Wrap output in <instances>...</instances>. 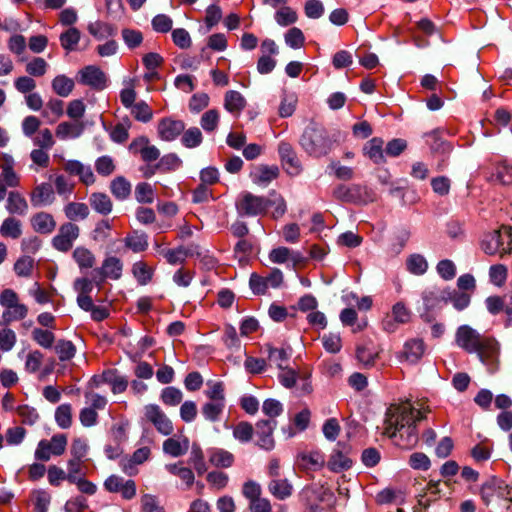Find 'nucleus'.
I'll return each mask as SVG.
<instances>
[{
    "mask_svg": "<svg viewBox=\"0 0 512 512\" xmlns=\"http://www.w3.org/2000/svg\"><path fill=\"white\" fill-rule=\"evenodd\" d=\"M185 129V124L181 120L164 118L159 121L157 131L159 137L164 141H173Z\"/></svg>",
    "mask_w": 512,
    "mask_h": 512,
    "instance_id": "obj_16",
    "label": "nucleus"
},
{
    "mask_svg": "<svg viewBox=\"0 0 512 512\" xmlns=\"http://www.w3.org/2000/svg\"><path fill=\"white\" fill-rule=\"evenodd\" d=\"M207 390H205V395L210 399V401H218L225 403V389L224 384L221 381H208L206 383Z\"/></svg>",
    "mask_w": 512,
    "mask_h": 512,
    "instance_id": "obj_49",
    "label": "nucleus"
},
{
    "mask_svg": "<svg viewBox=\"0 0 512 512\" xmlns=\"http://www.w3.org/2000/svg\"><path fill=\"white\" fill-rule=\"evenodd\" d=\"M55 351L61 361H67L75 356L76 348L71 341L60 340L55 346Z\"/></svg>",
    "mask_w": 512,
    "mask_h": 512,
    "instance_id": "obj_58",
    "label": "nucleus"
},
{
    "mask_svg": "<svg viewBox=\"0 0 512 512\" xmlns=\"http://www.w3.org/2000/svg\"><path fill=\"white\" fill-rule=\"evenodd\" d=\"M209 462L218 468H229L234 463V455L222 448H210L207 450Z\"/></svg>",
    "mask_w": 512,
    "mask_h": 512,
    "instance_id": "obj_27",
    "label": "nucleus"
},
{
    "mask_svg": "<svg viewBox=\"0 0 512 512\" xmlns=\"http://www.w3.org/2000/svg\"><path fill=\"white\" fill-rule=\"evenodd\" d=\"M76 79L78 83L97 91L105 89L108 82L106 74L95 65H88L79 70Z\"/></svg>",
    "mask_w": 512,
    "mask_h": 512,
    "instance_id": "obj_7",
    "label": "nucleus"
},
{
    "mask_svg": "<svg viewBox=\"0 0 512 512\" xmlns=\"http://www.w3.org/2000/svg\"><path fill=\"white\" fill-rule=\"evenodd\" d=\"M28 314V307L25 304L17 302L12 308L5 310L2 314L5 323H11L24 319Z\"/></svg>",
    "mask_w": 512,
    "mask_h": 512,
    "instance_id": "obj_41",
    "label": "nucleus"
},
{
    "mask_svg": "<svg viewBox=\"0 0 512 512\" xmlns=\"http://www.w3.org/2000/svg\"><path fill=\"white\" fill-rule=\"evenodd\" d=\"M132 272L140 285H146L152 278L153 270L145 262L139 261L133 264Z\"/></svg>",
    "mask_w": 512,
    "mask_h": 512,
    "instance_id": "obj_47",
    "label": "nucleus"
},
{
    "mask_svg": "<svg viewBox=\"0 0 512 512\" xmlns=\"http://www.w3.org/2000/svg\"><path fill=\"white\" fill-rule=\"evenodd\" d=\"M285 43L293 48V49H299L301 48L304 43H305V37H304V34L303 32L297 28V27H292L290 28L285 36Z\"/></svg>",
    "mask_w": 512,
    "mask_h": 512,
    "instance_id": "obj_55",
    "label": "nucleus"
},
{
    "mask_svg": "<svg viewBox=\"0 0 512 512\" xmlns=\"http://www.w3.org/2000/svg\"><path fill=\"white\" fill-rule=\"evenodd\" d=\"M17 342L16 333L8 327L0 330V350L2 352L11 351Z\"/></svg>",
    "mask_w": 512,
    "mask_h": 512,
    "instance_id": "obj_54",
    "label": "nucleus"
},
{
    "mask_svg": "<svg viewBox=\"0 0 512 512\" xmlns=\"http://www.w3.org/2000/svg\"><path fill=\"white\" fill-rule=\"evenodd\" d=\"M64 170L70 175L78 176L85 185H92L95 182L94 173L89 165H84L77 160H69L64 164Z\"/></svg>",
    "mask_w": 512,
    "mask_h": 512,
    "instance_id": "obj_19",
    "label": "nucleus"
},
{
    "mask_svg": "<svg viewBox=\"0 0 512 512\" xmlns=\"http://www.w3.org/2000/svg\"><path fill=\"white\" fill-rule=\"evenodd\" d=\"M131 115L140 122L147 123L153 117V111L145 101H139L130 108Z\"/></svg>",
    "mask_w": 512,
    "mask_h": 512,
    "instance_id": "obj_43",
    "label": "nucleus"
},
{
    "mask_svg": "<svg viewBox=\"0 0 512 512\" xmlns=\"http://www.w3.org/2000/svg\"><path fill=\"white\" fill-rule=\"evenodd\" d=\"M188 449L189 440L187 438H183L182 440L168 438L163 442V451L172 457L182 456Z\"/></svg>",
    "mask_w": 512,
    "mask_h": 512,
    "instance_id": "obj_30",
    "label": "nucleus"
},
{
    "mask_svg": "<svg viewBox=\"0 0 512 512\" xmlns=\"http://www.w3.org/2000/svg\"><path fill=\"white\" fill-rule=\"evenodd\" d=\"M268 490L275 498L285 500L292 495L293 486L287 479L278 477L271 479Z\"/></svg>",
    "mask_w": 512,
    "mask_h": 512,
    "instance_id": "obj_28",
    "label": "nucleus"
},
{
    "mask_svg": "<svg viewBox=\"0 0 512 512\" xmlns=\"http://www.w3.org/2000/svg\"><path fill=\"white\" fill-rule=\"evenodd\" d=\"M278 153L285 171L292 176L298 175L301 170V162L289 142L281 141L278 144Z\"/></svg>",
    "mask_w": 512,
    "mask_h": 512,
    "instance_id": "obj_12",
    "label": "nucleus"
},
{
    "mask_svg": "<svg viewBox=\"0 0 512 512\" xmlns=\"http://www.w3.org/2000/svg\"><path fill=\"white\" fill-rule=\"evenodd\" d=\"M160 399L165 405L177 406L183 399V393L180 389L169 386L162 390Z\"/></svg>",
    "mask_w": 512,
    "mask_h": 512,
    "instance_id": "obj_48",
    "label": "nucleus"
},
{
    "mask_svg": "<svg viewBox=\"0 0 512 512\" xmlns=\"http://www.w3.org/2000/svg\"><path fill=\"white\" fill-rule=\"evenodd\" d=\"M218 123H219V113L215 109L206 111L202 115L201 120H200V125L206 132L214 131L217 128Z\"/></svg>",
    "mask_w": 512,
    "mask_h": 512,
    "instance_id": "obj_62",
    "label": "nucleus"
},
{
    "mask_svg": "<svg viewBox=\"0 0 512 512\" xmlns=\"http://www.w3.org/2000/svg\"><path fill=\"white\" fill-rule=\"evenodd\" d=\"M267 198L244 191L236 199L235 207L239 216L255 217L264 215L269 207Z\"/></svg>",
    "mask_w": 512,
    "mask_h": 512,
    "instance_id": "obj_5",
    "label": "nucleus"
},
{
    "mask_svg": "<svg viewBox=\"0 0 512 512\" xmlns=\"http://www.w3.org/2000/svg\"><path fill=\"white\" fill-rule=\"evenodd\" d=\"M245 98L235 90L227 91L224 98V107L233 114H239L245 107Z\"/></svg>",
    "mask_w": 512,
    "mask_h": 512,
    "instance_id": "obj_32",
    "label": "nucleus"
},
{
    "mask_svg": "<svg viewBox=\"0 0 512 512\" xmlns=\"http://www.w3.org/2000/svg\"><path fill=\"white\" fill-rule=\"evenodd\" d=\"M63 210L70 221L85 220L90 213L88 205L82 202H69Z\"/></svg>",
    "mask_w": 512,
    "mask_h": 512,
    "instance_id": "obj_31",
    "label": "nucleus"
},
{
    "mask_svg": "<svg viewBox=\"0 0 512 512\" xmlns=\"http://www.w3.org/2000/svg\"><path fill=\"white\" fill-rule=\"evenodd\" d=\"M125 245L134 252H142L147 246V236L144 233L134 232L125 238Z\"/></svg>",
    "mask_w": 512,
    "mask_h": 512,
    "instance_id": "obj_51",
    "label": "nucleus"
},
{
    "mask_svg": "<svg viewBox=\"0 0 512 512\" xmlns=\"http://www.w3.org/2000/svg\"><path fill=\"white\" fill-rule=\"evenodd\" d=\"M299 143L310 156L320 158L332 150L334 141L324 128L313 124L306 127Z\"/></svg>",
    "mask_w": 512,
    "mask_h": 512,
    "instance_id": "obj_3",
    "label": "nucleus"
},
{
    "mask_svg": "<svg viewBox=\"0 0 512 512\" xmlns=\"http://www.w3.org/2000/svg\"><path fill=\"white\" fill-rule=\"evenodd\" d=\"M145 416L161 434L170 435L173 432L172 422L158 405L149 404L145 406Z\"/></svg>",
    "mask_w": 512,
    "mask_h": 512,
    "instance_id": "obj_14",
    "label": "nucleus"
},
{
    "mask_svg": "<svg viewBox=\"0 0 512 512\" xmlns=\"http://www.w3.org/2000/svg\"><path fill=\"white\" fill-rule=\"evenodd\" d=\"M297 98L294 94H285L279 106V115L283 118L291 116L296 107Z\"/></svg>",
    "mask_w": 512,
    "mask_h": 512,
    "instance_id": "obj_64",
    "label": "nucleus"
},
{
    "mask_svg": "<svg viewBox=\"0 0 512 512\" xmlns=\"http://www.w3.org/2000/svg\"><path fill=\"white\" fill-rule=\"evenodd\" d=\"M49 64L44 58L35 57L25 66L26 73L31 77H42L46 74Z\"/></svg>",
    "mask_w": 512,
    "mask_h": 512,
    "instance_id": "obj_44",
    "label": "nucleus"
},
{
    "mask_svg": "<svg viewBox=\"0 0 512 512\" xmlns=\"http://www.w3.org/2000/svg\"><path fill=\"white\" fill-rule=\"evenodd\" d=\"M508 486L500 479L492 478L481 487L480 495L483 502L488 506L496 499L505 498Z\"/></svg>",
    "mask_w": 512,
    "mask_h": 512,
    "instance_id": "obj_15",
    "label": "nucleus"
},
{
    "mask_svg": "<svg viewBox=\"0 0 512 512\" xmlns=\"http://www.w3.org/2000/svg\"><path fill=\"white\" fill-rule=\"evenodd\" d=\"M439 298L444 302L450 301L458 311L464 310L470 304V295L456 290H442L439 293Z\"/></svg>",
    "mask_w": 512,
    "mask_h": 512,
    "instance_id": "obj_25",
    "label": "nucleus"
},
{
    "mask_svg": "<svg viewBox=\"0 0 512 512\" xmlns=\"http://www.w3.org/2000/svg\"><path fill=\"white\" fill-rule=\"evenodd\" d=\"M277 426L276 420H259L255 424L256 445L266 451L275 447L273 432Z\"/></svg>",
    "mask_w": 512,
    "mask_h": 512,
    "instance_id": "obj_10",
    "label": "nucleus"
},
{
    "mask_svg": "<svg viewBox=\"0 0 512 512\" xmlns=\"http://www.w3.org/2000/svg\"><path fill=\"white\" fill-rule=\"evenodd\" d=\"M384 141L381 138L374 137L369 140L363 147L364 155L367 156L375 164H382L385 162Z\"/></svg>",
    "mask_w": 512,
    "mask_h": 512,
    "instance_id": "obj_26",
    "label": "nucleus"
},
{
    "mask_svg": "<svg viewBox=\"0 0 512 512\" xmlns=\"http://www.w3.org/2000/svg\"><path fill=\"white\" fill-rule=\"evenodd\" d=\"M255 429L246 421L239 422L233 428V437L241 443H247L252 439Z\"/></svg>",
    "mask_w": 512,
    "mask_h": 512,
    "instance_id": "obj_46",
    "label": "nucleus"
},
{
    "mask_svg": "<svg viewBox=\"0 0 512 512\" xmlns=\"http://www.w3.org/2000/svg\"><path fill=\"white\" fill-rule=\"evenodd\" d=\"M407 269L415 275H422L428 269V263L424 256L420 254H413L408 257L406 261Z\"/></svg>",
    "mask_w": 512,
    "mask_h": 512,
    "instance_id": "obj_45",
    "label": "nucleus"
},
{
    "mask_svg": "<svg viewBox=\"0 0 512 512\" xmlns=\"http://www.w3.org/2000/svg\"><path fill=\"white\" fill-rule=\"evenodd\" d=\"M13 84L15 89L25 96L34 92L36 88V81L29 75L17 77Z\"/></svg>",
    "mask_w": 512,
    "mask_h": 512,
    "instance_id": "obj_59",
    "label": "nucleus"
},
{
    "mask_svg": "<svg viewBox=\"0 0 512 512\" xmlns=\"http://www.w3.org/2000/svg\"><path fill=\"white\" fill-rule=\"evenodd\" d=\"M68 439L65 434H55L50 440L39 441L34 456L39 461H49L52 456H61L67 447Z\"/></svg>",
    "mask_w": 512,
    "mask_h": 512,
    "instance_id": "obj_6",
    "label": "nucleus"
},
{
    "mask_svg": "<svg viewBox=\"0 0 512 512\" xmlns=\"http://www.w3.org/2000/svg\"><path fill=\"white\" fill-rule=\"evenodd\" d=\"M5 208L12 215L24 216L28 211V203L20 192L12 190L8 193Z\"/></svg>",
    "mask_w": 512,
    "mask_h": 512,
    "instance_id": "obj_23",
    "label": "nucleus"
},
{
    "mask_svg": "<svg viewBox=\"0 0 512 512\" xmlns=\"http://www.w3.org/2000/svg\"><path fill=\"white\" fill-rule=\"evenodd\" d=\"M80 37V31L75 27H71L60 35L59 40L62 48L67 52H71L77 49Z\"/></svg>",
    "mask_w": 512,
    "mask_h": 512,
    "instance_id": "obj_35",
    "label": "nucleus"
},
{
    "mask_svg": "<svg viewBox=\"0 0 512 512\" xmlns=\"http://www.w3.org/2000/svg\"><path fill=\"white\" fill-rule=\"evenodd\" d=\"M189 464H191L198 475H203L207 471V465L204 460V454L201 447L194 443L191 448Z\"/></svg>",
    "mask_w": 512,
    "mask_h": 512,
    "instance_id": "obj_38",
    "label": "nucleus"
},
{
    "mask_svg": "<svg viewBox=\"0 0 512 512\" xmlns=\"http://www.w3.org/2000/svg\"><path fill=\"white\" fill-rule=\"evenodd\" d=\"M54 186L57 194L65 199H68L74 190V184L71 183L64 175H57L54 178Z\"/></svg>",
    "mask_w": 512,
    "mask_h": 512,
    "instance_id": "obj_57",
    "label": "nucleus"
},
{
    "mask_svg": "<svg viewBox=\"0 0 512 512\" xmlns=\"http://www.w3.org/2000/svg\"><path fill=\"white\" fill-rule=\"evenodd\" d=\"M79 234L80 229L76 224L66 222L60 226L57 235L52 239V245L58 251L67 252L72 248Z\"/></svg>",
    "mask_w": 512,
    "mask_h": 512,
    "instance_id": "obj_8",
    "label": "nucleus"
},
{
    "mask_svg": "<svg viewBox=\"0 0 512 512\" xmlns=\"http://www.w3.org/2000/svg\"><path fill=\"white\" fill-rule=\"evenodd\" d=\"M72 257L81 270L92 268L96 262L94 254L83 246L75 248Z\"/></svg>",
    "mask_w": 512,
    "mask_h": 512,
    "instance_id": "obj_33",
    "label": "nucleus"
},
{
    "mask_svg": "<svg viewBox=\"0 0 512 512\" xmlns=\"http://www.w3.org/2000/svg\"><path fill=\"white\" fill-rule=\"evenodd\" d=\"M96 386L105 383L111 386L114 394L123 393L128 387V380L125 376L120 375L116 370H106L98 378H94Z\"/></svg>",
    "mask_w": 512,
    "mask_h": 512,
    "instance_id": "obj_17",
    "label": "nucleus"
},
{
    "mask_svg": "<svg viewBox=\"0 0 512 512\" xmlns=\"http://www.w3.org/2000/svg\"><path fill=\"white\" fill-rule=\"evenodd\" d=\"M34 260L29 256L20 257L14 264V271L20 277H29L32 273Z\"/></svg>",
    "mask_w": 512,
    "mask_h": 512,
    "instance_id": "obj_63",
    "label": "nucleus"
},
{
    "mask_svg": "<svg viewBox=\"0 0 512 512\" xmlns=\"http://www.w3.org/2000/svg\"><path fill=\"white\" fill-rule=\"evenodd\" d=\"M121 34L123 41L130 49L137 48L143 41V35L139 30L125 28Z\"/></svg>",
    "mask_w": 512,
    "mask_h": 512,
    "instance_id": "obj_61",
    "label": "nucleus"
},
{
    "mask_svg": "<svg viewBox=\"0 0 512 512\" xmlns=\"http://www.w3.org/2000/svg\"><path fill=\"white\" fill-rule=\"evenodd\" d=\"M481 248L488 255L499 254L503 256L512 251V229L502 226L484 235L481 240Z\"/></svg>",
    "mask_w": 512,
    "mask_h": 512,
    "instance_id": "obj_4",
    "label": "nucleus"
},
{
    "mask_svg": "<svg viewBox=\"0 0 512 512\" xmlns=\"http://www.w3.org/2000/svg\"><path fill=\"white\" fill-rule=\"evenodd\" d=\"M350 448L344 444L338 443L332 450L327 461V467L331 472L341 473L349 470L353 465V460L349 456Z\"/></svg>",
    "mask_w": 512,
    "mask_h": 512,
    "instance_id": "obj_9",
    "label": "nucleus"
},
{
    "mask_svg": "<svg viewBox=\"0 0 512 512\" xmlns=\"http://www.w3.org/2000/svg\"><path fill=\"white\" fill-rule=\"evenodd\" d=\"M426 412L409 401L391 405L386 412L384 434L403 449L413 448L418 442L417 422L425 418Z\"/></svg>",
    "mask_w": 512,
    "mask_h": 512,
    "instance_id": "obj_1",
    "label": "nucleus"
},
{
    "mask_svg": "<svg viewBox=\"0 0 512 512\" xmlns=\"http://www.w3.org/2000/svg\"><path fill=\"white\" fill-rule=\"evenodd\" d=\"M298 19V15L296 11H294L292 8L288 6L281 7L276 13H275V21L280 26H288L291 24H294Z\"/></svg>",
    "mask_w": 512,
    "mask_h": 512,
    "instance_id": "obj_53",
    "label": "nucleus"
},
{
    "mask_svg": "<svg viewBox=\"0 0 512 512\" xmlns=\"http://www.w3.org/2000/svg\"><path fill=\"white\" fill-rule=\"evenodd\" d=\"M85 460L76 459L71 457L67 461V475L68 482L76 481L77 478L85 476V472L83 470V463Z\"/></svg>",
    "mask_w": 512,
    "mask_h": 512,
    "instance_id": "obj_60",
    "label": "nucleus"
},
{
    "mask_svg": "<svg viewBox=\"0 0 512 512\" xmlns=\"http://www.w3.org/2000/svg\"><path fill=\"white\" fill-rule=\"evenodd\" d=\"M83 130L82 125L70 122H62L57 126L56 135L61 139L77 138Z\"/></svg>",
    "mask_w": 512,
    "mask_h": 512,
    "instance_id": "obj_39",
    "label": "nucleus"
},
{
    "mask_svg": "<svg viewBox=\"0 0 512 512\" xmlns=\"http://www.w3.org/2000/svg\"><path fill=\"white\" fill-rule=\"evenodd\" d=\"M31 226L37 233L50 234L56 228L54 217L47 212H38L31 217Z\"/></svg>",
    "mask_w": 512,
    "mask_h": 512,
    "instance_id": "obj_22",
    "label": "nucleus"
},
{
    "mask_svg": "<svg viewBox=\"0 0 512 512\" xmlns=\"http://www.w3.org/2000/svg\"><path fill=\"white\" fill-rule=\"evenodd\" d=\"M55 421L62 429H67L72 425V407L70 404H61L56 408Z\"/></svg>",
    "mask_w": 512,
    "mask_h": 512,
    "instance_id": "obj_42",
    "label": "nucleus"
},
{
    "mask_svg": "<svg viewBox=\"0 0 512 512\" xmlns=\"http://www.w3.org/2000/svg\"><path fill=\"white\" fill-rule=\"evenodd\" d=\"M90 206L99 214L108 215L113 208L110 197L101 192H94L89 197Z\"/></svg>",
    "mask_w": 512,
    "mask_h": 512,
    "instance_id": "obj_29",
    "label": "nucleus"
},
{
    "mask_svg": "<svg viewBox=\"0 0 512 512\" xmlns=\"http://www.w3.org/2000/svg\"><path fill=\"white\" fill-rule=\"evenodd\" d=\"M0 234L3 237L18 239L22 235L21 221L14 217L4 219L0 226Z\"/></svg>",
    "mask_w": 512,
    "mask_h": 512,
    "instance_id": "obj_34",
    "label": "nucleus"
},
{
    "mask_svg": "<svg viewBox=\"0 0 512 512\" xmlns=\"http://www.w3.org/2000/svg\"><path fill=\"white\" fill-rule=\"evenodd\" d=\"M122 271L123 263L119 258L115 256L106 257L102 266L95 270V274L99 275V279L96 275L94 276L95 283L100 285L106 278L118 280L122 276Z\"/></svg>",
    "mask_w": 512,
    "mask_h": 512,
    "instance_id": "obj_13",
    "label": "nucleus"
},
{
    "mask_svg": "<svg viewBox=\"0 0 512 512\" xmlns=\"http://www.w3.org/2000/svg\"><path fill=\"white\" fill-rule=\"evenodd\" d=\"M224 408V402L209 401L202 406L201 412L206 420L217 422L220 419Z\"/></svg>",
    "mask_w": 512,
    "mask_h": 512,
    "instance_id": "obj_37",
    "label": "nucleus"
},
{
    "mask_svg": "<svg viewBox=\"0 0 512 512\" xmlns=\"http://www.w3.org/2000/svg\"><path fill=\"white\" fill-rule=\"evenodd\" d=\"M135 198L139 203H152L154 201V191L149 183H139L135 188Z\"/></svg>",
    "mask_w": 512,
    "mask_h": 512,
    "instance_id": "obj_56",
    "label": "nucleus"
},
{
    "mask_svg": "<svg viewBox=\"0 0 512 512\" xmlns=\"http://www.w3.org/2000/svg\"><path fill=\"white\" fill-rule=\"evenodd\" d=\"M425 352V344L422 339L414 338L405 342L403 347V357L406 361L417 363Z\"/></svg>",
    "mask_w": 512,
    "mask_h": 512,
    "instance_id": "obj_24",
    "label": "nucleus"
},
{
    "mask_svg": "<svg viewBox=\"0 0 512 512\" xmlns=\"http://www.w3.org/2000/svg\"><path fill=\"white\" fill-rule=\"evenodd\" d=\"M279 175L277 166L259 165L251 172L250 177L254 184L267 186Z\"/></svg>",
    "mask_w": 512,
    "mask_h": 512,
    "instance_id": "obj_21",
    "label": "nucleus"
},
{
    "mask_svg": "<svg viewBox=\"0 0 512 512\" xmlns=\"http://www.w3.org/2000/svg\"><path fill=\"white\" fill-rule=\"evenodd\" d=\"M455 344L467 353H476L485 365L494 364L500 353V345L494 337L485 336L466 324L456 329Z\"/></svg>",
    "mask_w": 512,
    "mask_h": 512,
    "instance_id": "obj_2",
    "label": "nucleus"
},
{
    "mask_svg": "<svg viewBox=\"0 0 512 512\" xmlns=\"http://www.w3.org/2000/svg\"><path fill=\"white\" fill-rule=\"evenodd\" d=\"M55 200L54 190L51 184L41 183L31 193L30 201L34 207L51 205Z\"/></svg>",
    "mask_w": 512,
    "mask_h": 512,
    "instance_id": "obj_20",
    "label": "nucleus"
},
{
    "mask_svg": "<svg viewBox=\"0 0 512 512\" xmlns=\"http://www.w3.org/2000/svg\"><path fill=\"white\" fill-rule=\"evenodd\" d=\"M182 133L181 142L185 147L195 148L202 143L203 137L199 128L192 127Z\"/></svg>",
    "mask_w": 512,
    "mask_h": 512,
    "instance_id": "obj_50",
    "label": "nucleus"
},
{
    "mask_svg": "<svg viewBox=\"0 0 512 512\" xmlns=\"http://www.w3.org/2000/svg\"><path fill=\"white\" fill-rule=\"evenodd\" d=\"M297 465L305 471H317L325 465L324 454L318 450L301 452L297 456Z\"/></svg>",
    "mask_w": 512,
    "mask_h": 512,
    "instance_id": "obj_18",
    "label": "nucleus"
},
{
    "mask_svg": "<svg viewBox=\"0 0 512 512\" xmlns=\"http://www.w3.org/2000/svg\"><path fill=\"white\" fill-rule=\"evenodd\" d=\"M428 143L433 153L446 155L452 150L451 145L443 140L437 132H433L428 136Z\"/></svg>",
    "mask_w": 512,
    "mask_h": 512,
    "instance_id": "obj_52",
    "label": "nucleus"
},
{
    "mask_svg": "<svg viewBox=\"0 0 512 512\" xmlns=\"http://www.w3.org/2000/svg\"><path fill=\"white\" fill-rule=\"evenodd\" d=\"M112 194L120 199H126L131 193V184L124 177L115 178L110 185Z\"/></svg>",
    "mask_w": 512,
    "mask_h": 512,
    "instance_id": "obj_40",
    "label": "nucleus"
},
{
    "mask_svg": "<svg viewBox=\"0 0 512 512\" xmlns=\"http://www.w3.org/2000/svg\"><path fill=\"white\" fill-rule=\"evenodd\" d=\"M73 79L66 75H58L52 80L53 91L61 97H68L74 89Z\"/></svg>",
    "mask_w": 512,
    "mask_h": 512,
    "instance_id": "obj_36",
    "label": "nucleus"
},
{
    "mask_svg": "<svg viewBox=\"0 0 512 512\" xmlns=\"http://www.w3.org/2000/svg\"><path fill=\"white\" fill-rule=\"evenodd\" d=\"M104 488L111 493H121V496L125 500H131L136 495V483L135 481L124 478L118 475L109 476L104 482Z\"/></svg>",
    "mask_w": 512,
    "mask_h": 512,
    "instance_id": "obj_11",
    "label": "nucleus"
}]
</instances>
